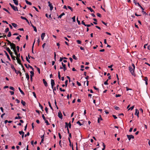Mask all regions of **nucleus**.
<instances>
[{
    "label": "nucleus",
    "mask_w": 150,
    "mask_h": 150,
    "mask_svg": "<svg viewBox=\"0 0 150 150\" xmlns=\"http://www.w3.org/2000/svg\"><path fill=\"white\" fill-rule=\"evenodd\" d=\"M72 57L73 59L77 60L78 59L76 57L75 55L74 54L72 56Z\"/></svg>",
    "instance_id": "26"
},
{
    "label": "nucleus",
    "mask_w": 150,
    "mask_h": 150,
    "mask_svg": "<svg viewBox=\"0 0 150 150\" xmlns=\"http://www.w3.org/2000/svg\"><path fill=\"white\" fill-rule=\"evenodd\" d=\"M108 79L106 81H105L104 83V84L105 85H108Z\"/></svg>",
    "instance_id": "39"
},
{
    "label": "nucleus",
    "mask_w": 150,
    "mask_h": 150,
    "mask_svg": "<svg viewBox=\"0 0 150 150\" xmlns=\"http://www.w3.org/2000/svg\"><path fill=\"white\" fill-rule=\"evenodd\" d=\"M11 8H13V9L15 11H18V9L17 8V7L16 6H15L13 5L11 7Z\"/></svg>",
    "instance_id": "8"
},
{
    "label": "nucleus",
    "mask_w": 150,
    "mask_h": 150,
    "mask_svg": "<svg viewBox=\"0 0 150 150\" xmlns=\"http://www.w3.org/2000/svg\"><path fill=\"white\" fill-rule=\"evenodd\" d=\"M59 90L61 91L64 92L65 90L64 89H62L61 88H59Z\"/></svg>",
    "instance_id": "60"
},
{
    "label": "nucleus",
    "mask_w": 150,
    "mask_h": 150,
    "mask_svg": "<svg viewBox=\"0 0 150 150\" xmlns=\"http://www.w3.org/2000/svg\"><path fill=\"white\" fill-rule=\"evenodd\" d=\"M87 8L89 10H90L91 12H93V13H94V12H95L93 10V9L92 8H91V7H87Z\"/></svg>",
    "instance_id": "19"
},
{
    "label": "nucleus",
    "mask_w": 150,
    "mask_h": 150,
    "mask_svg": "<svg viewBox=\"0 0 150 150\" xmlns=\"http://www.w3.org/2000/svg\"><path fill=\"white\" fill-rule=\"evenodd\" d=\"M76 42L79 44H81V41L79 40H76Z\"/></svg>",
    "instance_id": "52"
},
{
    "label": "nucleus",
    "mask_w": 150,
    "mask_h": 150,
    "mask_svg": "<svg viewBox=\"0 0 150 150\" xmlns=\"http://www.w3.org/2000/svg\"><path fill=\"white\" fill-rule=\"evenodd\" d=\"M19 133L21 135H22V134H24V132L23 131H19Z\"/></svg>",
    "instance_id": "33"
},
{
    "label": "nucleus",
    "mask_w": 150,
    "mask_h": 150,
    "mask_svg": "<svg viewBox=\"0 0 150 150\" xmlns=\"http://www.w3.org/2000/svg\"><path fill=\"white\" fill-rule=\"evenodd\" d=\"M68 81L67 80H66L65 81V85L66 87H67V84Z\"/></svg>",
    "instance_id": "62"
},
{
    "label": "nucleus",
    "mask_w": 150,
    "mask_h": 150,
    "mask_svg": "<svg viewBox=\"0 0 150 150\" xmlns=\"http://www.w3.org/2000/svg\"><path fill=\"white\" fill-rule=\"evenodd\" d=\"M45 33H43L41 34V38L42 40H43L45 36Z\"/></svg>",
    "instance_id": "12"
},
{
    "label": "nucleus",
    "mask_w": 150,
    "mask_h": 150,
    "mask_svg": "<svg viewBox=\"0 0 150 150\" xmlns=\"http://www.w3.org/2000/svg\"><path fill=\"white\" fill-rule=\"evenodd\" d=\"M44 120L45 121V123L47 125H50V124L49 123L48 121L46 119Z\"/></svg>",
    "instance_id": "28"
},
{
    "label": "nucleus",
    "mask_w": 150,
    "mask_h": 150,
    "mask_svg": "<svg viewBox=\"0 0 150 150\" xmlns=\"http://www.w3.org/2000/svg\"><path fill=\"white\" fill-rule=\"evenodd\" d=\"M139 111L137 109H136L135 110V115L137 116L138 117H139Z\"/></svg>",
    "instance_id": "9"
},
{
    "label": "nucleus",
    "mask_w": 150,
    "mask_h": 150,
    "mask_svg": "<svg viewBox=\"0 0 150 150\" xmlns=\"http://www.w3.org/2000/svg\"><path fill=\"white\" fill-rule=\"evenodd\" d=\"M58 77L59 79H60L61 78V76L60 74V72L59 71L58 72Z\"/></svg>",
    "instance_id": "50"
},
{
    "label": "nucleus",
    "mask_w": 150,
    "mask_h": 150,
    "mask_svg": "<svg viewBox=\"0 0 150 150\" xmlns=\"http://www.w3.org/2000/svg\"><path fill=\"white\" fill-rule=\"evenodd\" d=\"M58 116L61 119H62V115L60 112H59L58 113Z\"/></svg>",
    "instance_id": "10"
},
{
    "label": "nucleus",
    "mask_w": 150,
    "mask_h": 150,
    "mask_svg": "<svg viewBox=\"0 0 150 150\" xmlns=\"http://www.w3.org/2000/svg\"><path fill=\"white\" fill-rule=\"evenodd\" d=\"M25 75H26V78L27 79V80L28 81L29 80V78H30L29 76L28 73H26Z\"/></svg>",
    "instance_id": "14"
},
{
    "label": "nucleus",
    "mask_w": 150,
    "mask_h": 150,
    "mask_svg": "<svg viewBox=\"0 0 150 150\" xmlns=\"http://www.w3.org/2000/svg\"><path fill=\"white\" fill-rule=\"evenodd\" d=\"M67 7L68 8H69V9H70L71 11H73V9L70 6H67Z\"/></svg>",
    "instance_id": "30"
},
{
    "label": "nucleus",
    "mask_w": 150,
    "mask_h": 150,
    "mask_svg": "<svg viewBox=\"0 0 150 150\" xmlns=\"http://www.w3.org/2000/svg\"><path fill=\"white\" fill-rule=\"evenodd\" d=\"M9 88L10 89H11L13 91H15V89L13 87L10 86L9 87Z\"/></svg>",
    "instance_id": "41"
},
{
    "label": "nucleus",
    "mask_w": 150,
    "mask_h": 150,
    "mask_svg": "<svg viewBox=\"0 0 150 150\" xmlns=\"http://www.w3.org/2000/svg\"><path fill=\"white\" fill-rule=\"evenodd\" d=\"M39 107L42 110V111H43V107H42V106L40 104V103H39Z\"/></svg>",
    "instance_id": "31"
},
{
    "label": "nucleus",
    "mask_w": 150,
    "mask_h": 150,
    "mask_svg": "<svg viewBox=\"0 0 150 150\" xmlns=\"http://www.w3.org/2000/svg\"><path fill=\"white\" fill-rule=\"evenodd\" d=\"M132 67L129 66V69L132 75L134 76L135 74L134 73V69L135 68V66L134 64L132 63Z\"/></svg>",
    "instance_id": "1"
},
{
    "label": "nucleus",
    "mask_w": 150,
    "mask_h": 150,
    "mask_svg": "<svg viewBox=\"0 0 150 150\" xmlns=\"http://www.w3.org/2000/svg\"><path fill=\"white\" fill-rule=\"evenodd\" d=\"M30 73L31 74L30 76H32L33 77L34 75V72L33 71H31Z\"/></svg>",
    "instance_id": "23"
},
{
    "label": "nucleus",
    "mask_w": 150,
    "mask_h": 150,
    "mask_svg": "<svg viewBox=\"0 0 150 150\" xmlns=\"http://www.w3.org/2000/svg\"><path fill=\"white\" fill-rule=\"evenodd\" d=\"M45 110L47 113L48 114V109L47 107H46L45 108Z\"/></svg>",
    "instance_id": "44"
},
{
    "label": "nucleus",
    "mask_w": 150,
    "mask_h": 150,
    "mask_svg": "<svg viewBox=\"0 0 150 150\" xmlns=\"http://www.w3.org/2000/svg\"><path fill=\"white\" fill-rule=\"evenodd\" d=\"M21 18L22 19H23V20H26L27 19L26 18L24 17L23 16H21Z\"/></svg>",
    "instance_id": "46"
},
{
    "label": "nucleus",
    "mask_w": 150,
    "mask_h": 150,
    "mask_svg": "<svg viewBox=\"0 0 150 150\" xmlns=\"http://www.w3.org/2000/svg\"><path fill=\"white\" fill-rule=\"evenodd\" d=\"M9 30V29L8 28H6L5 30V32L6 33H7V32H8Z\"/></svg>",
    "instance_id": "40"
},
{
    "label": "nucleus",
    "mask_w": 150,
    "mask_h": 150,
    "mask_svg": "<svg viewBox=\"0 0 150 150\" xmlns=\"http://www.w3.org/2000/svg\"><path fill=\"white\" fill-rule=\"evenodd\" d=\"M68 126L69 128H71V124L70 123V122L68 123Z\"/></svg>",
    "instance_id": "56"
},
{
    "label": "nucleus",
    "mask_w": 150,
    "mask_h": 150,
    "mask_svg": "<svg viewBox=\"0 0 150 150\" xmlns=\"http://www.w3.org/2000/svg\"><path fill=\"white\" fill-rule=\"evenodd\" d=\"M12 58V59L13 60H15V57L13 55L11 56Z\"/></svg>",
    "instance_id": "48"
},
{
    "label": "nucleus",
    "mask_w": 150,
    "mask_h": 150,
    "mask_svg": "<svg viewBox=\"0 0 150 150\" xmlns=\"http://www.w3.org/2000/svg\"><path fill=\"white\" fill-rule=\"evenodd\" d=\"M100 118L99 117H98V123H100V120H103V119L101 117L100 115Z\"/></svg>",
    "instance_id": "16"
},
{
    "label": "nucleus",
    "mask_w": 150,
    "mask_h": 150,
    "mask_svg": "<svg viewBox=\"0 0 150 150\" xmlns=\"http://www.w3.org/2000/svg\"><path fill=\"white\" fill-rule=\"evenodd\" d=\"M96 15L98 16L99 17H101V14L99 13H97Z\"/></svg>",
    "instance_id": "51"
},
{
    "label": "nucleus",
    "mask_w": 150,
    "mask_h": 150,
    "mask_svg": "<svg viewBox=\"0 0 150 150\" xmlns=\"http://www.w3.org/2000/svg\"><path fill=\"white\" fill-rule=\"evenodd\" d=\"M65 15V13H63L61 15H60L58 17V18H61L62 16Z\"/></svg>",
    "instance_id": "20"
},
{
    "label": "nucleus",
    "mask_w": 150,
    "mask_h": 150,
    "mask_svg": "<svg viewBox=\"0 0 150 150\" xmlns=\"http://www.w3.org/2000/svg\"><path fill=\"white\" fill-rule=\"evenodd\" d=\"M6 50L9 53V52H11V51L10 50V49L9 47H6Z\"/></svg>",
    "instance_id": "21"
},
{
    "label": "nucleus",
    "mask_w": 150,
    "mask_h": 150,
    "mask_svg": "<svg viewBox=\"0 0 150 150\" xmlns=\"http://www.w3.org/2000/svg\"><path fill=\"white\" fill-rule=\"evenodd\" d=\"M51 83L52 88H53V86L55 85L54 80L52 79H51Z\"/></svg>",
    "instance_id": "6"
},
{
    "label": "nucleus",
    "mask_w": 150,
    "mask_h": 150,
    "mask_svg": "<svg viewBox=\"0 0 150 150\" xmlns=\"http://www.w3.org/2000/svg\"><path fill=\"white\" fill-rule=\"evenodd\" d=\"M15 4L16 5H18V1L17 0H13Z\"/></svg>",
    "instance_id": "13"
},
{
    "label": "nucleus",
    "mask_w": 150,
    "mask_h": 150,
    "mask_svg": "<svg viewBox=\"0 0 150 150\" xmlns=\"http://www.w3.org/2000/svg\"><path fill=\"white\" fill-rule=\"evenodd\" d=\"M33 28H34V30L35 32H37V30L35 26H33Z\"/></svg>",
    "instance_id": "45"
},
{
    "label": "nucleus",
    "mask_w": 150,
    "mask_h": 150,
    "mask_svg": "<svg viewBox=\"0 0 150 150\" xmlns=\"http://www.w3.org/2000/svg\"><path fill=\"white\" fill-rule=\"evenodd\" d=\"M93 88H94V89L97 90V91H98L99 90V89L98 88H96L95 86H93Z\"/></svg>",
    "instance_id": "64"
},
{
    "label": "nucleus",
    "mask_w": 150,
    "mask_h": 150,
    "mask_svg": "<svg viewBox=\"0 0 150 150\" xmlns=\"http://www.w3.org/2000/svg\"><path fill=\"white\" fill-rule=\"evenodd\" d=\"M76 83H77V84L79 86H81V83H80L78 81H77Z\"/></svg>",
    "instance_id": "63"
},
{
    "label": "nucleus",
    "mask_w": 150,
    "mask_h": 150,
    "mask_svg": "<svg viewBox=\"0 0 150 150\" xmlns=\"http://www.w3.org/2000/svg\"><path fill=\"white\" fill-rule=\"evenodd\" d=\"M4 52H5V54L7 58L8 59L9 61H11V59L10 58L9 56L8 55V54L6 52V51H4Z\"/></svg>",
    "instance_id": "7"
},
{
    "label": "nucleus",
    "mask_w": 150,
    "mask_h": 150,
    "mask_svg": "<svg viewBox=\"0 0 150 150\" xmlns=\"http://www.w3.org/2000/svg\"><path fill=\"white\" fill-rule=\"evenodd\" d=\"M134 108V106L133 105V106H132V107H131L130 108H129V109H128V110H132Z\"/></svg>",
    "instance_id": "37"
},
{
    "label": "nucleus",
    "mask_w": 150,
    "mask_h": 150,
    "mask_svg": "<svg viewBox=\"0 0 150 150\" xmlns=\"http://www.w3.org/2000/svg\"><path fill=\"white\" fill-rule=\"evenodd\" d=\"M21 103L23 105V106H25V105H26L25 102V101H23V100H21Z\"/></svg>",
    "instance_id": "15"
},
{
    "label": "nucleus",
    "mask_w": 150,
    "mask_h": 150,
    "mask_svg": "<svg viewBox=\"0 0 150 150\" xmlns=\"http://www.w3.org/2000/svg\"><path fill=\"white\" fill-rule=\"evenodd\" d=\"M25 2L26 3L30 5H32V3L30 2H29L27 0H25Z\"/></svg>",
    "instance_id": "18"
},
{
    "label": "nucleus",
    "mask_w": 150,
    "mask_h": 150,
    "mask_svg": "<svg viewBox=\"0 0 150 150\" xmlns=\"http://www.w3.org/2000/svg\"><path fill=\"white\" fill-rule=\"evenodd\" d=\"M30 135V133L29 132H28L27 134H25L24 136L25 137H26V136H29V135Z\"/></svg>",
    "instance_id": "53"
},
{
    "label": "nucleus",
    "mask_w": 150,
    "mask_h": 150,
    "mask_svg": "<svg viewBox=\"0 0 150 150\" xmlns=\"http://www.w3.org/2000/svg\"><path fill=\"white\" fill-rule=\"evenodd\" d=\"M48 103L49 105V106L50 107V108L51 109H52V110H53V108L51 105L50 102L49 101V102H48Z\"/></svg>",
    "instance_id": "22"
},
{
    "label": "nucleus",
    "mask_w": 150,
    "mask_h": 150,
    "mask_svg": "<svg viewBox=\"0 0 150 150\" xmlns=\"http://www.w3.org/2000/svg\"><path fill=\"white\" fill-rule=\"evenodd\" d=\"M42 81L45 86H47V83L46 81L44 79H43Z\"/></svg>",
    "instance_id": "11"
},
{
    "label": "nucleus",
    "mask_w": 150,
    "mask_h": 150,
    "mask_svg": "<svg viewBox=\"0 0 150 150\" xmlns=\"http://www.w3.org/2000/svg\"><path fill=\"white\" fill-rule=\"evenodd\" d=\"M93 25V24L92 23H91V24L86 25V26L87 27H88L91 26V25Z\"/></svg>",
    "instance_id": "27"
},
{
    "label": "nucleus",
    "mask_w": 150,
    "mask_h": 150,
    "mask_svg": "<svg viewBox=\"0 0 150 150\" xmlns=\"http://www.w3.org/2000/svg\"><path fill=\"white\" fill-rule=\"evenodd\" d=\"M36 69L38 72V73L40 74V68L38 67H36Z\"/></svg>",
    "instance_id": "42"
},
{
    "label": "nucleus",
    "mask_w": 150,
    "mask_h": 150,
    "mask_svg": "<svg viewBox=\"0 0 150 150\" xmlns=\"http://www.w3.org/2000/svg\"><path fill=\"white\" fill-rule=\"evenodd\" d=\"M10 46L11 49H13V51L16 50V45L13 43H12V44H11V45H10Z\"/></svg>",
    "instance_id": "2"
},
{
    "label": "nucleus",
    "mask_w": 150,
    "mask_h": 150,
    "mask_svg": "<svg viewBox=\"0 0 150 150\" xmlns=\"http://www.w3.org/2000/svg\"><path fill=\"white\" fill-rule=\"evenodd\" d=\"M18 89L19 90L20 92L23 95H24L25 93H24V92L21 90L20 87L18 88Z\"/></svg>",
    "instance_id": "17"
},
{
    "label": "nucleus",
    "mask_w": 150,
    "mask_h": 150,
    "mask_svg": "<svg viewBox=\"0 0 150 150\" xmlns=\"http://www.w3.org/2000/svg\"><path fill=\"white\" fill-rule=\"evenodd\" d=\"M26 60L27 61L28 63H30V61L29 60V59H28V57H27V56H26Z\"/></svg>",
    "instance_id": "61"
},
{
    "label": "nucleus",
    "mask_w": 150,
    "mask_h": 150,
    "mask_svg": "<svg viewBox=\"0 0 150 150\" xmlns=\"http://www.w3.org/2000/svg\"><path fill=\"white\" fill-rule=\"evenodd\" d=\"M68 140L69 142V146L72 147V144H71V142L70 138H68Z\"/></svg>",
    "instance_id": "34"
},
{
    "label": "nucleus",
    "mask_w": 150,
    "mask_h": 150,
    "mask_svg": "<svg viewBox=\"0 0 150 150\" xmlns=\"http://www.w3.org/2000/svg\"><path fill=\"white\" fill-rule=\"evenodd\" d=\"M28 67L30 68L33 71L34 70V69L31 66H30L29 64H28Z\"/></svg>",
    "instance_id": "47"
},
{
    "label": "nucleus",
    "mask_w": 150,
    "mask_h": 150,
    "mask_svg": "<svg viewBox=\"0 0 150 150\" xmlns=\"http://www.w3.org/2000/svg\"><path fill=\"white\" fill-rule=\"evenodd\" d=\"M11 32H9L8 33V34L7 35V36L8 37H10L11 36Z\"/></svg>",
    "instance_id": "43"
},
{
    "label": "nucleus",
    "mask_w": 150,
    "mask_h": 150,
    "mask_svg": "<svg viewBox=\"0 0 150 150\" xmlns=\"http://www.w3.org/2000/svg\"><path fill=\"white\" fill-rule=\"evenodd\" d=\"M48 6L50 7V10L51 11H52L53 8V6L51 3L50 2V1H48Z\"/></svg>",
    "instance_id": "4"
},
{
    "label": "nucleus",
    "mask_w": 150,
    "mask_h": 150,
    "mask_svg": "<svg viewBox=\"0 0 150 150\" xmlns=\"http://www.w3.org/2000/svg\"><path fill=\"white\" fill-rule=\"evenodd\" d=\"M76 20L77 22V23L79 25H80L81 24V23L78 20V18L77 17L76 18Z\"/></svg>",
    "instance_id": "32"
},
{
    "label": "nucleus",
    "mask_w": 150,
    "mask_h": 150,
    "mask_svg": "<svg viewBox=\"0 0 150 150\" xmlns=\"http://www.w3.org/2000/svg\"><path fill=\"white\" fill-rule=\"evenodd\" d=\"M114 107V108H115V109L116 110H120V108L118 107H117L116 106H115Z\"/></svg>",
    "instance_id": "29"
},
{
    "label": "nucleus",
    "mask_w": 150,
    "mask_h": 150,
    "mask_svg": "<svg viewBox=\"0 0 150 150\" xmlns=\"http://www.w3.org/2000/svg\"><path fill=\"white\" fill-rule=\"evenodd\" d=\"M14 53H15V54L16 56L18 54L17 53V51H16V50H14L13 51Z\"/></svg>",
    "instance_id": "58"
},
{
    "label": "nucleus",
    "mask_w": 150,
    "mask_h": 150,
    "mask_svg": "<svg viewBox=\"0 0 150 150\" xmlns=\"http://www.w3.org/2000/svg\"><path fill=\"white\" fill-rule=\"evenodd\" d=\"M76 123L78 124L80 126H81L82 124L79 121L77 122Z\"/></svg>",
    "instance_id": "49"
},
{
    "label": "nucleus",
    "mask_w": 150,
    "mask_h": 150,
    "mask_svg": "<svg viewBox=\"0 0 150 150\" xmlns=\"http://www.w3.org/2000/svg\"><path fill=\"white\" fill-rule=\"evenodd\" d=\"M72 19L73 20V21L74 22H75L76 20H75V16H74L73 18H72Z\"/></svg>",
    "instance_id": "55"
},
{
    "label": "nucleus",
    "mask_w": 150,
    "mask_h": 150,
    "mask_svg": "<svg viewBox=\"0 0 150 150\" xmlns=\"http://www.w3.org/2000/svg\"><path fill=\"white\" fill-rule=\"evenodd\" d=\"M16 56V59H20V54H18Z\"/></svg>",
    "instance_id": "36"
},
{
    "label": "nucleus",
    "mask_w": 150,
    "mask_h": 150,
    "mask_svg": "<svg viewBox=\"0 0 150 150\" xmlns=\"http://www.w3.org/2000/svg\"><path fill=\"white\" fill-rule=\"evenodd\" d=\"M3 9L6 12H7L8 13L10 14V12L6 8H4Z\"/></svg>",
    "instance_id": "35"
},
{
    "label": "nucleus",
    "mask_w": 150,
    "mask_h": 150,
    "mask_svg": "<svg viewBox=\"0 0 150 150\" xmlns=\"http://www.w3.org/2000/svg\"><path fill=\"white\" fill-rule=\"evenodd\" d=\"M144 81L146 82V81H148V78L147 77H145L144 79Z\"/></svg>",
    "instance_id": "57"
},
{
    "label": "nucleus",
    "mask_w": 150,
    "mask_h": 150,
    "mask_svg": "<svg viewBox=\"0 0 150 150\" xmlns=\"http://www.w3.org/2000/svg\"><path fill=\"white\" fill-rule=\"evenodd\" d=\"M11 24L13 27L15 28L17 26V25L16 24L14 23H11Z\"/></svg>",
    "instance_id": "25"
},
{
    "label": "nucleus",
    "mask_w": 150,
    "mask_h": 150,
    "mask_svg": "<svg viewBox=\"0 0 150 150\" xmlns=\"http://www.w3.org/2000/svg\"><path fill=\"white\" fill-rule=\"evenodd\" d=\"M42 117L43 119L44 120H46V118L44 116V114L42 115Z\"/></svg>",
    "instance_id": "59"
},
{
    "label": "nucleus",
    "mask_w": 150,
    "mask_h": 150,
    "mask_svg": "<svg viewBox=\"0 0 150 150\" xmlns=\"http://www.w3.org/2000/svg\"><path fill=\"white\" fill-rule=\"evenodd\" d=\"M16 59L17 60L18 63L20 64H21V60H20V59Z\"/></svg>",
    "instance_id": "24"
},
{
    "label": "nucleus",
    "mask_w": 150,
    "mask_h": 150,
    "mask_svg": "<svg viewBox=\"0 0 150 150\" xmlns=\"http://www.w3.org/2000/svg\"><path fill=\"white\" fill-rule=\"evenodd\" d=\"M127 136L129 141L131 139H134V136L132 135H127Z\"/></svg>",
    "instance_id": "3"
},
{
    "label": "nucleus",
    "mask_w": 150,
    "mask_h": 150,
    "mask_svg": "<svg viewBox=\"0 0 150 150\" xmlns=\"http://www.w3.org/2000/svg\"><path fill=\"white\" fill-rule=\"evenodd\" d=\"M65 128H67V129H68V124L67 122H66L65 123Z\"/></svg>",
    "instance_id": "38"
},
{
    "label": "nucleus",
    "mask_w": 150,
    "mask_h": 150,
    "mask_svg": "<svg viewBox=\"0 0 150 150\" xmlns=\"http://www.w3.org/2000/svg\"><path fill=\"white\" fill-rule=\"evenodd\" d=\"M81 23L82 24L84 25V26H86V25L85 24V23L83 21L81 22Z\"/></svg>",
    "instance_id": "54"
},
{
    "label": "nucleus",
    "mask_w": 150,
    "mask_h": 150,
    "mask_svg": "<svg viewBox=\"0 0 150 150\" xmlns=\"http://www.w3.org/2000/svg\"><path fill=\"white\" fill-rule=\"evenodd\" d=\"M11 68L12 69H13L14 71H15L16 73L17 74H18V71H17L16 69L15 68L13 65H11Z\"/></svg>",
    "instance_id": "5"
}]
</instances>
